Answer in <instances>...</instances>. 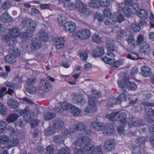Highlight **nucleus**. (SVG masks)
<instances>
[{
    "instance_id": "c9c22d12",
    "label": "nucleus",
    "mask_w": 154,
    "mask_h": 154,
    "mask_svg": "<svg viewBox=\"0 0 154 154\" xmlns=\"http://www.w3.org/2000/svg\"><path fill=\"white\" fill-rule=\"evenodd\" d=\"M113 31L114 32H115L117 34L118 36H117V37H121L125 32L124 30H122L118 26H115L113 28Z\"/></svg>"
},
{
    "instance_id": "393cba45",
    "label": "nucleus",
    "mask_w": 154,
    "mask_h": 154,
    "mask_svg": "<svg viewBox=\"0 0 154 154\" xmlns=\"http://www.w3.org/2000/svg\"><path fill=\"white\" fill-rule=\"evenodd\" d=\"M91 126L95 130L97 131L102 130L104 126L102 123L99 122H93L91 124Z\"/></svg>"
},
{
    "instance_id": "1a4fd4ad",
    "label": "nucleus",
    "mask_w": 154,
    "mask_h": 154,
    "mask_svg": "<svg viewBox=\"0 0 154 154\" xmlns=\"http://www.w3.org/2000/svg\"><path fill=\"white\" fill-rule=\"evenodd\" d=\"M90 34L89 30L84 29L77 31L76 33V36L78 38L84 40L90 37Z\"/></svg>"
},
{
    "instance_id": "5701e85b",
    "label": "nucleus",
    "mask_w": 154,
    "mask_h": 154,
    "mask_svg": "<svg viewBox=\"0 0 154 154\" xmlns=\"http://www.w3.org/2000/svg\"><path fill=\"white\" fill-rule=\"evenodd\" d=\"M127 97V95L125 91L121 93L116 99H115V102L114 104L115 105L121 103L122 100H126Z\"/></svg>"
},
{
    "instance_id": "f704fd0d",
    "label": "nucleus",
    "mask_w": 154,
    "mask_h": 154,
    "mask_svg": "<svg viewBox=\"0 0 154 154\" xmlns=\"http://www.w3.org/2000/svg\"><path fill=\"white\" fill-rule=\"evenodd\" d=\"M39 38L40 40L44 42L47 41L48 39V36L47 33L45 31H42L39 32Z\"/></svg>"
},
{
    "instance_id": "0e129e2a",
    "label": "nucleus",
    "mask_w": 154,
    "mask_h": 154,
    "mask_svg": "<svg viewBox=\"0 0 154 154\" xmlns=\"http://www.w3.org/2000/svg\"><path fill=\"white\" fill-rule=\"evenodd\" d=\"M145 138L144 137H140L137 139L135 140L136 142L139 144H144Z\"/></svg>"
},
{
    "instance_id": "58836bf2",
    "label": "nucleus",
    "mask_w": 154,
    "mask_h": 154,
    "mask_svg": "<svg viewBox=\"0 0 154 154\" xmlns=\"http://www.w3.org/2000/svg\"><path fill=\"white\" fill-rule=\"evenodd\" d=\"M122 11L125 14V16L128 17H130L132 13L131 9L128 7L123 8Z\"/></svg>"
},
{
    "instance_id": "2f4dec72",
    "label": "nucleus",
    "mask_w": 154,
    "mask_h": 154,
    "mask_svg": "<svg viewBox=\"0 0 154 154\" xmlns=\"http://www.w3.org/2000/svg\"><path fill=\"white\" fill-rule=\"evenodd\" d=\"M115 22H118L119 23L124 20V17L122 14L119 13H116L113 15Z\"/></svg>"
},
{
    "instance_id": "680f3d73",
    "label": "nucleus",
    "mask_w": 154,
    "mask_h": 154,
    "mask_svg": "<svg viewBox=\"0 0 154 154\" xmlns=\"http://www.w3.org/2000/svg\"><path fill=\"white\" fill-rule=\"evenodd\" d=\"M61 40L62 41H61L60 43H59V42L57 41V43L55 44L56 48L57 49H60L64 47V40L63 39H62Z\"/></svg>"
},
{
    "instance_id": "6e6552de",
    "label": "nucleus",
    "mask_w": 154,
    "mask_h": 154,
    "mask_svg": "<svg viewBox=\"0 0 154 154\" xmlns=\"http://www.w3.org/2000/svg\"><path fill=\"white\" fill-rule=\"evenodd\" d=\"M35 80L33 79H28L27 80L26 85V91L31 94H35L36 92V88L33 85L35 83Z\"/></svg>"
},
{
    "instance_id": "338daca9",
    "label": "nucleus",
    "mask_w": 154,
    "mask_h": 154,
    "mask_svg": "<svg viewBox=\"0 0 154 154\" xmlns=\"http://www.w3.org/2000/svg\"><path fill=\"white\" fill-rule=\"evenodd\" d=\"M96 18L99 22H103L104 21V17L99 13H97L96 14Z\"/></svg>"
},
{
    "instance_id": "5fc2aeb1",
    "label": "nucleus",
    "mask_w": 154,
    "mask_h": 154,
    "mask_svg": "<svg viewBox=\"0 0 154 154\" xmlns=\"http://www.w3.org/2000/svg\"><path fill=\"white\" fill-rule=\"evenodd\" d=\"M67 8L70 10H74L76 8H77L76 2L75 4H74L72 2H69L68 3L67 5Z\"/></svg>"
},
{
    "instance_id": "e2e57ef3",
    "label": "nucleus",
    "mask_w": 154,
    "mask_h": 154,
    "mask_svg": "<svg viewBox=\"0 0 154 154\" xmlns=\"http://www.w3.org/2000/svg\"><path fill=\"white\" fill-rule=\"evenodd\" d=\"M51 84L49 82L45 83L44 86L43 90L45 92H47L51 89Z\"/></svg>"
},
{
    "instance_id": "69168bd1",
    "label": "nucleus",
    "mask_w": 154,
    "mask_h": 154,
    "mask_svg": "<svg viewBox=\"0 0 154 154\" xmlns=\"http://www.w3.org/2000/svg\"><path fill=\"white\" fill-rule=\"evenodd\" d=\"M142 124V122L140 121H135L134 123H133L132 125H131V124H128V126L129 127H131L133 126H139Z\"/></svg>"
},
{
    "instance_id": "bf43d9fd",
    "label": "nucleus",
    "mask_w": 154,
    "mask_h": 154,
    "mask_svg": "<svg viewBox=\"0 0 154 154\" xmlns=\"http://www.w3.org/2000/svg\"><path fill=\"white\" fill-rule=\"evenodd\" d=\"M100 4L103 7H108L110 5L109 0H101Z\"/></svg>"
},
{
    "instance_id": "e433bc0d",
    "label": "nucleus",
    "mask_w": 154,
    "mask_h": 154,
    "mask_svg": "<svg viewBox=\"0 0 154 154\" xmlns=\"http://www.w3.org/2000/svg\"><path fill=\"white\" fill-rule=\"evenodd\" d=\"M90 7L93 8H98L100 5V3L99 1L96 0H91L88 3Z\"/></svg>"
},
{
    "instance_id": "423d86ee",
    "label": "nucleus",
    "mask_w": 154,
    "mask_h": 154,
    "mask_svg": "<svg viewBox=\"0 0 154 154\" xmlns=\"http://www.w3.org/2000/svg\"><path fill=\"white\" fill-rule=\"evenodd\" d=\"M142 104L145 106L146 113L148 117V122L149 123L153 122V120L152 117L153 116H154V110L152 109V105L149 103L147 102H143Z\"/></svg>"
},
{
    "instance_id": "f3484780",
    "label": "nucleus",
    "mask_w": 154,
    "mask_h": 154,
    "mask_svg": "<svg viewBox=\"0 0 154 154\" xmlns=\"http://www.w3.org/2000/svg\"><path fill=\"white\" fill-rule=\"evenodd\" d=\"M144 44L140 46V50L141 52L144 53V54H148L150 53L151 50L148 44L146 42H144Z\"/></svg>"
},
{
    "instance_id": "c85d7f7f",
    "label": "nucleus",
    "mask_w": 154,
    "mask_h": 154,
    "mask_svg": "<svg viewBox=\"0 0 154 154\" xmlns=\"http://www.w3.org/2000/svg\"><path fill=\"white\" fill-rule=\"evenodd\" d=\"M142 74L144 77L149 76L151 73V69L148 67L144 66L141 68Z\"/></svg>"
},
{
    "instance_id": "412c9836",
    "label": "nucleus",
    "mask_w": 154,
    "mask_h": 154,
    "mask_svg": "<svg viewBox=\"0 0 154 154\" xmlns=\"http://www.w3.org/2000/svg\"><path fill=\"white\" fill-rule=\"evenodd\" d=\"M104 53V50L102 47L98 46L92 52L94 57H97L103 55Z\"/></svg>"
},
{
    "instance_id": "6ab92c4d",
    "label": "nucleus",
    "mask_w": 154,
    "mask_h": 154,
    "mask_svg": "<svg viewBox=\"0 0 154 154\" xmlns=\"http://www.w3.org/2000/svg\"><path fill=\"white\" fill-rule=\"evenodd\" d=\"M105 43L106 47L107 48L108 51H115L114 41L113 40L109 38H106Z\"/></svg>"
},
{
    "instance_id": "473e14b6",
    "label": "nucleus",
    "mask_w": 154,
    "mask_h": 154,
    "mask_svg": "<svg viewBox=\"0 0 154 154\" xmlns=\"http://www.w3.org/2000/svg\"><path fill=\"white\" fill-rule=\"evenodd\" d=\"M137 13L138 16L143 19H146L148 17V12L146 10H139Z\"/></svg>"
},
{
    "instance_id": "052dcab7",
    "label": "nucleus",
    "mask_w": 154,
    "mask_h": 154,
    "mask_svg": "<svg viewBox=\"0 0 154 154\" xmlns=\"http://www.w3.org/2000/svg\"><path fill=\"white\" fill-rule=\"evenodd\" d=\"M115 23L113 17L112 18H108L105 21V23L106 25L113 24Z\"/></svg>"
},
{
    "instance_id": "8fccbe9b",
    "label": "nucleus",
    "mask_w": 154,
    "mask_h": 154,
    "mask_svg": "<svg viewBox=\"0 0 154 154\" xmlns=\"http://www.w3.org/2000/svg\"><path fill=\"white\" fill-rule=\"evenodd\" d=\"M45 133L46 135H50L53 134L54 133V129L51 127H49L47 129L45 130Z\"/></svg>"
},
{
    "instance_id": "603ef678",
    "label": "nucleus",
    "mask_w": 154,
    "mask_h": 154,
    "mask_svg": "<svg viewBox=\"0 0 154 154\" xmlns=\"http://www.w3.org/2000/svg\"><path fill=\"white\" fill-rule=\"evenodd\" d=\"M48 154H54V146L52 145H49L46 148Z\"/></svg>"
},
{
    "instance_id": "dca6fc26",
    "label": "nucleus",
    "mask_w": 154,
    "mask_h": 154,
    "mask_svg": "<svg viewBox=\"0 0 154 154\" xmlns=\"http://www.w3.org/2000/svg\"><path fill=\"white\" fill-rule=\"evenodd\" d=\"M72 105L68 103H63L56 108V110L59 112H63L65 110L70 109Z\"/></svg>"
},
{
    "instance_id": "9d476101",
    "label": "nucleus",
    "mask_w": 154,
    "mask_h": 154,
    "mask_svg": "<svg viewBox=\"0 0 154 154\" xmlns=\"http://www.w3.org/2000/svg\"><path fill=\"white\" fill-rule=\"evenodd\" d=\"M72 101L73 103L79 104L81 106L86 103V100L84 98L83 95L80 93L74 94L72 98Z\"/></svg>"
},
{
    "instance_id": "ddd939ff",
    "label": "nucleus",
    "mask_w": 154,
    "mask_h": 154,
    "mask_svg": "<svg viewBox=\"0 0 154 154\" xmlns=\"http://www.w3.org/2000/svg\"><path fill=\"white\" fill-rule=\"evenodd\" d=\"M76 28L75 23L71 21L67 22L64 24V30L69 32L74 31Z\"/></svg>"
},
{
    "instance_id": "13d9d810",
    "label": "nucleus",
    "mask_w": 154,
    "mask_h": 154,
    "mask_svg": "<svg viewBox=\"0 0 154 154\" xmlns=\"http://www.w3.org/2000/svg\"><path fill=\"white\" fill-rule=\"evenodd\" d=\"M7 124L5 122H0V133H2L6 128Z\"/></svg>"
},
{
    "instance_id": "864d4df0",
    "label": "nucleus",
    "mask_w": 154,
    "mask_h": 154,
    "mask_svg": "<svg viewBox=\"0 0 154 154\" xmlns=\"http://www.w3.org/2000/svg\"><path fill=\"white\" fill-rule=\"evenodd\" d=\"M9 139V137L7 135L3 136L0 139V143L2 144H5L8 142Z\"/></svg>"
},
{
    "instance_id": "9b49d317",
    "label": "nucleus",
    "mask_w": 154,
    "mask_h": 154,
    "mask_svg": "<svg viewBox=\"0 0 154 154\" xmlns=\"http://www.w3.org/2000/svg\"><path fill=\"white\" fill-rule=\"evenodd\" d=\"M115 148V142L112 139L109 138L106 140L104 144V148L105 150L107 152L112 151Z\"/></svg>"
},
{
    "instance_id": "20e7f679",
    "label": "nucleus",
    "mask_w": 154,
    "mask_h": 154,
    "mask_svg": "<svg viewBox=\"0 0 154 154\" xmlns=\"http://www.w3.org/2000/svg\"><path fill=\"white\" fill-rule=\"evenodd\" d=\"M11 54L6 56L5 58V61L7 63H11L15 62L17 57H19L20 52L19 51L18 48L13 49L12 50Z\"/></svg>"
},
{
    "instance_id": "aec40b11",
    "label": "nucleus",
    "mask_w": 154,
    "mask_h": 154,
    "mask_svg": "<svg viewBox=\"0 0 154 154\" xmlns=\"http://www.w3.org/2000/svg\"><path fill=\"white\" fill-rule=\"evenodd\" d=\"M2 39L8 45L12 46L16 42V40L8 35H4L2 37Z\"/></svg>"
},
{
    "instance_id": "4c0bfd02",
    "label": "nucleus",
    "mask_w": 154,
    "mask_h": 154,
    "mask_svg": "<svg viewBox=\"0 0 154 154\" xmlns=\"http://www.w3.org/2000/svg\"><path fill=\"white\" fill-rule=\"evenodd\" d=\"M143 151V148L139 146H137L133 147L132 152L133 154H141Z\"/></svg>"
},
{
    "instance_id": "7ed1b4c3",
    "label": "nucleus",
    "mask_w": 154,
    "mask_h": 154,
    "mask_svg": "<svg viewBox=\"0 0 154 154\" xmlns=\"http://www.w3.org/2000/svg\"><path fill=\"white\" fill-rule=\"evenodd\" d=\"M129 78L125 77L123 79L120 80L117 82L120 87L123 88H127L129 90H135L137 88V85L134 82H129Z\"/></svg>"
},
{
    "instance_id": "f03ea898",
    "label": "nucleus",
    "mask_w": 154,
    "mask_h": 154,
    "mask_svg": "<svg viewBox=\"0 0 154 154\" xmlns=\"http://www.w3.org/2000/svg\"><path fill=\"white\" fill-rule=\"evenodd\" d=\"M101 93L94 91H92V94L91 95H88L89 103L91 106V107H87L85 110V113H88L94 112L97 110V108L95 106L96 102L101 97Z\"/></svg>"
},
{
    "instance_id": "0eeeda50",
    "label": "nucleus",
    "mask_w": 154,
    "mask_h": 154,
    "mask_svg": "<svg viewBox=\"0 0 154 154\" xmlns=\"http://www.w3.org/2000/svg\"><path fill=\"white\" fill-rule=\"evenodd\" d=\"M19 113L20 115H23L24 119L27 122L31 121L34 117L33 112L29 108H26L23 110H21Z\"/></svg>"
},
{
    "instance_id": "49530a36",
    "label": "nucleus",
    "mask_w": 154,
    "mask_h": 154,
    "mask_svg": "<svg viewBox=\"0 0 154 154\" xmlns=\"http://www.w3.org/2000/svg\"><path fill=\"white\" fill-rule=\"evenodd\" d=\"M144 42H146L144 40V37L143 35H140L137 38V44L140 46L144 44Z\"/></svg>"
},
{
    "instance_id": "4be33fe9",
    "label": "nucleus",
    "mask_w": 154,
    "mask_h": 154,
    "mask_svg": "<svg viewBox=\"0 0 154 154\" xmlns=\"http://www.w3.org/2000/svg\"><path fill=\"white\" fill-rule=\"evenodd\" d=\"M0 20L4 23H8L12 21V18L8 13H4L1 16Z\"/></svg>"
},
{
    "instance_id": "c03bdc74",
    "label": "nucleus",
    "mask_w": 154,
    "mask_h": 154,
    "mask_svg": "<svg viewBox=\"0 0 154 154\" xmlns=\"http://www.w3.org/2000/svg\"><path fill=\"white\" fill-rule=\"evenodd\" d=\"M71 112L75 116L79 115L81 112V111L78 108L74 106H72L70 109Z\"/></svg>"
},
{
    "instance_id": "4468645a",
    "label": "nucleus",
    "mask_w": 154,
    "mask_h": 154,
    "mask_svg": "<svg viewBox=\"0 0 154 154\" xmlns=\"http://www.w3.org/2000/svg\"><path fill=\"white\" fill-rule=\"evenodd\" d=\"M32 44L31 49L33 51H35L42 47V43L41 40L35 38L32 39Z\"/></svg>"
},
{
    "instance_id": "a878e982",
    "label": "nucleus",
    "mask_w": 154,
    "mask_h": 154,
    "mask_svg": "<svg viewBox=\"0 0 154 154\" xmlns=\"http://www.w3.org/2000/svg\"><path fill=\"white\" fill-rule=\"evenodd\" d=\"M19 116L18 114L15 113L11 114L7 117L6 119V121L8 123L13 122L17 120Z\"/></svg>"
},
{
    "instance_id": "774afa93",
    "label": "nucleus",
    "mask_w": 154,
    "mask_h": 154,
    "mask_svg": "<svg viewBox=\"0 0 154 154\" xmlns=\"http://www.w3.org/2000/svg\"><path fill=\"white\" fill-rule=\"evenodd\" d=\"M103 12L104 16L106 17L110 16L112 14L110 9L108 8H105Z\"/></svg>"
},
{
    "instance_id": "f257e3e1",
    "label": "nucleus",
    "mask_w": 154,
    "mask_h": 154,
    "mask_svg": "<svg viewBox=\"0 0 154 154\" xmlns=\"http://www.w3.org/2000/svg\"><path fill=\"white\" fill-rule=\"evenodd\" d=\"M91 140L87 136L78 138L73 144L76 146L81 147L74 148L75 154H102V150L100 146L95 148L91 145Z\"/></svg>"
},
{
    "instance_id": "4d7b16f0",
    "label": "nucleus",
    "mask_w": 154,
    "mask_h": 154,
    "mask_svg": "<svg viewBox=\"0 0 154 154\" xmlns=\"http://www.w3.org/2000/svg\"><path fill=\"white\" fill-rule=\"evenodd\" d=\"M92 40L94 42L100 43L101 42V38L97 34H94L92 37Z\"/></svg>"
},
{
    "instance_id": "6e6d98bb",
    "label": "nucleus",
    "mask_w": 154,
    "mask_h": 154,
    "mask_svg": "<svg viewBox=\"0 0 154 154\" xmlns=\"http://www.w3.org/2000/svg\"><path fill=\"white\" fill-rule=\"evenodd\" d=\"M118 112H114L111 113L110 114H107L106 116V118L112 121H113L114 119L116 116L118 114Z\"/></svg>"
},
{
    "instance_id": "f8f14e48",
    "label": "nucleus",
    "mask_w": 154,
    "mask_h": 154,
    "mask_svg": "<svg viewBox=\"0 0 154 154\" xmlns=\"http://www.w3.org/2000/svg\"><path fill=\"white\" fill-rule=\"evenodd\" d=\"M24 23L28 30L32 32L35 30L36 26L35 22L30 19H27L24 20Z\"/></svg>"
},
{
    "instance_id": "72a5a7b5",
    "label": "nucleus",
    "mask_w": 154,
    "mask_h": 154,
    "mask_svg": "<svg viewBox=\"0 0 154 154\" xmlns=\"http://www.w3.org/2000/svg\"><path fill=\"white\" fill-rule=\"evenodd\" d=\"M9 31L10 34L14 38L18 36L20 34L19 30L18 28L14 27L10 29Z\"/></svg>"
},
{
    "instance_id": "7c9ffc66",
    "label": "nucleus",
    "mask_w": 154,
    "mask_h": 154,
    "mask_svg": "<svg viewBox=\"0 0 154 154\" xmlns=\"http://www.w3.org/2000/svg\"><path fill=\"white\" fill-rule=\"evenodd\" d=\"M53 125L55 128H60L64 125V122L59 119H56L53 121Z\"/></svg>"
},
{
    "instance_id": "bb28decb",
    "label": "nucleus",
    "mask_w": 154,
    "mask_h": 154,
    "mask_svg": "<svg viewBox=\"0 0 154 154\" xmlns=\"http://www.w3.org/2000/svg\"><path fill=\"white\" fill-rule=\"evenodd\" d=\"M85 125L83 124L80 123L74 125L72 128L71 129V131L72 133L75 131H82L85 130Z\"/></svg>"
},
{
    "instance_id": "cd10ccee",
    "label": "nucleus",
    "mask_w": 154,
    "mask_h": 154,
    "mask_svg": "<svg viewBox=\"0 0 154 154\" xmlns=\"http://www.w3.org/2000/svg\"><path fill=\"white\" fill-rule=\"evenodd\" d=\"M126 51L127 53L126 55L128 58L132 60L138 59V57L137 53H134L128 49H127Z\"/></svg>"
},
{
    "instance_id": "c756f323",
    "label": "nucleus",
    "mask_w": 154,
    "mask_h": 154,
    "mask_svg": "<svg viewBox=\"0 0 154 154\" xmlns=\"http://www.w3.org/2000/svg\"><path fill=\"white\" fill-rule=\"evenodd\" d=\"M119 118L121 125H125L127 123V116L125 113L122 112L119 114Z\"/></svg>"
},
{
    "instance_id": "79ce46f5",
    "label": "nucleus",
    "mask_w": 154,
    "mask_h": 154,
    "mask_svg": "<svg viewBox=\"0 0 154 154\" xmlns=\"http://www.w3.org/2000/svg\"><path fill=\"white\" fill-rule=\"evenodd\" d=\"M131 27L133 31L135 32H139L141 29L140 24L136 23H132Z\"/></svg>"
},
{
    "instance_id": "a19ab883",
    "label": "nucleus",
    "mask_w": 154,
    "mask_h": 154,
    "mask_svg": "<svg viewBox=\"0 0 154 154\" xmlns=\"http://www.w3.org/2000/svg\"><path fill=\"white\" fill-rule=\"evenodd\" d=\"M126 39L128 44H131V48L132 47H134V43L135 41V39L134 36L132 35H131L128 36L126 38Z\"/></svg>"
},
{
    "instance_id": "ea45409f",
    "label": "nucleus",
    "mask_w": 154,
    "mask_h": 154,
    "mask_svg": "<svg viewBox=\"0 0 154 154\" xmlns=\"http://www.w3.org/2000/svg\"><path fill=\"white\" fill-rule=\"evenodd\" d=\"M55 114L50 112H48L44 114V117L46 120L51 119L55 117Z\"/></svg>"
},
{
    "instance_id": "37998d69",
    "label": "nucleus",
    "mask_w": 154,
    "mask_h": 154,
    "mask_svg": "<svg viewBox=\"0 0 154 154\" xmlns=\"http://www.w3.org/2000/svg\"><path fill=\"white\" fill-rule=\"evenodd\" d=\"M69 149L67 147L62 148L57 150L58 154H68L69 153Z\"/></svg>"
},
{
    "instance_id": "3c124183",
    "label": "nucleus",
    "mask_w": 154,
    "mask_h": 154,
    "mask_svg": "<svg viewBox=\"0 0 154 154\" xmlns=\"http://www.w3.org/2000/svg\"><path fill=\"white\" fill-rule=\"evenodd\" d=\"M5 85L8 87L14 88H18V84L14 83V82H9L8 81H7L5 82Z\"/></svg>"
},
{
    "instance_id": "2eb2a0df",
    "label": "nucleus",
    "mask_w": 154,
    "mask_h": 154,
    "mask_svg": "<svg viewBox=\"0 0 154 154\" xmlns=\"http://www.w3.org/2000/svg\"><path fill=\"white\" fill-rule=\"evenodd\" d=\"M77 6L79 11L81 13L87 14L89 12V9L86 5H84L83 3L79 1H76Z\"/></svg>"
},
{
    "instance_id": "a18cd8bd",
    "label": "nucleus",
    "mask_w": 154,
    "mask_h": 154,
    "mask_svg": "<svg viewBox=\"0 0 154 154\" xmlns=\"http://www.w3.org/2000/svg\"><path fill=\"white\" fill-rule=\"evenodd\" d=\"M63 137L62 135H58L54 137L53 140L54 142L56 143H60L63 141Z\"/></svg>"
},
{
    "instance_id": "09e8293b",
    "label": "nucleus",
    "mask_w": 154,
    "mask_h": 154,
    "mask_svg": "<svg viewBox=\"0 0 154 154\" xmlns=\"http://www.w3.org/2000/svg\"><path fill=\"white\" fill-rule=\"evenodd\" d=\"M11 3L9 2H5L2 4L1 8L4 10H6L11 6Z\"/></svg>"
},
{
    "instance_id": "b1692460",
    "label": "nucleus",
    "mask_w": 154,
    "mask_h": 154,
    "mask_svg": "<svg viewBox=\"0 0 154 154\" xmlns=\"http://www.w3.org/2000/svg\"><path fill=\"white\" fill-rule=\"evenodd\" d=\"M8 106L10 108L15 109L17 107L19 103L15 99L11 98L8 100L7 102Z\"/></svg>"
},
{
    "instance_id": "de8ad7c7",
    "label": "nucleus",
    "mask_w": 154,
    "mask_h": 154,
    "mask_svg": "<svg viewBox=\"0 0 154 154\" xmlns=\"http://www.w3.org/2000/svg\"><path fill=\"white\" fill-rule=\"evenodd\" d=\"M7 110L2 103L0 102V114L5 116L7 114Z\"/></svg>"
},
{
    "instance_id": "a211bd4d",
    "label": "nucleus",
    "mask_w": 154,
    "mask_h": 154,
    "mask_svg": "<svg viewBox=\"0 0 154 154\" xmlns=\"http://www.w3.org/2000/svg\"><path fill=\"white\" fill-rule=\"evenodd\" d=\"M104 127L103 133L104 134L110 135L115 131L114 127L112 125L107 124L105 125Z\"/></svg>"
},
{
    "instance_id": "39448f33",
    "label": "nucleus",
    "mask_w": 154,
    "mask_h": 154,
    "mask_svg": "<svg viewBox=\"0 0 154 154\" xmlns=\"http://www.w3.org/2000/svg\"><path fill=\"white\" fill-rule=\"evenodd\" d=\"M103 60L106 63H108L111 66V69L114 70L122 64V61L121 60L114 61L110 57H106L102 58Z\"/></svg>"
}]
</instances>
